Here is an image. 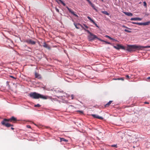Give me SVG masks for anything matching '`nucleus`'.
Returning a JSON list of instances; mask_svg holds the SVG:
<instances>
[{"label": "nucleus", "instance_id": "nucleus-37", "mask_svg": "<svg viewBox=\"0 0 150 150\" xmlns=\"http://www.w3.org/2000/svg\"><path fill=\"white\" fill-rule=\"evenodd\" d=\"M54 91L56 92H61V91H59V90H55Z\"/></svg>", "mask_w": 150, "mask_h": 150}, {"label": "nucleus", "instance_id": "nucleus-8", "mask_svg": "<svg viewBox=\"0 0 150 150\" xmlns=\"http://www.w3.org/2000/svg\"><path fill=\"white\" fill-rule=\"evenodd\" d=\"M8 120L9 122H14L16 121L17 120L16 118L13 116L11 118L9 119H7Z\"/></svg>", "mask_w": 150, "mask_h": 150}, {"label": "nucleus", "instance_id": "nucleus-19", "mask_svg": "<svg viewBox=\"0 0 150 150\" xmlns=\"http://www.w3.org/2000/svg\"><path fill=\"white\" fill-rule=\"evenodd\" d=\"M60 141L61 142L64 141L66 142H67L68 141L66 139L64 138H60Z\"/></svg>", "mask_w": 150, "mask_h": 150}, {"label": "nucleus", "instance_id": "nucleus-11", "mask_svg": "<svg viewBox=\"0 0 150 150\" xmlns=\"http://www.w3.org/2000/svg\"><path fill=\"white\" fill-rule=\"evenodd\" d=\"M74 25H75V27L77 29H79V26L80 25L82 28L83 27V26L81 24L79 23L76 24V23H74Z\"/></svg>", "mask_w": 150, "mask_h": 150}, {"label": "nucleus", "instance_id": "nucleus-39", "mask_svg": "<svg viewBox=\"0 0 150 150\" xmlns=\"http://www.w3.org/2000/svg\"><path fill=\"white\" fill-rule=\"evenodd\" d=\"M27 127L29 128H31V126L29 125H27Z\"/></svg>", "mask_w": 150, "mask_h": 150}, {"label": "nucleus", "instance_id": "nucleus-34", "mask_svg": "<svg viewBox=\"0 0 150 150\" xmlns=\"http://www.w3.org/2000/svg\"><path fill=\"white\" fill-rule=\"evenodd\" d=\"M10 76V77H11L14 79H16V77H14L13 76Z\"/></svg>", "mask_w": 150, "mask_h": 150}, {"label": "nucleus", "instance_id": "nucleus-38", "mask_svg": "<svg viewBox=\"0 0 150 150\" xmlns=\"http://www.w3.org/2000/svg\"><path fill=\"white\" fill-rule=\"evenodd\" d=\"M131 23L133 24H136V25H137V22H131Z\"/></svg>", "mask_w": 150, "mask_h": 150}, {"label": "nucleus", "instance_id": "nucleus-18", "mask_svg": "<svg viewBox=\"0 0 150 150\" xmlns=\"http://www.w3.org/2000/svg\"><path fill=\"white\" fill-rule=\"evenodd\" d=\"M101 12L104 14H105L106 15L109 16V13H108L106 11H101Z\"/></svg>", "mask_w": 150, "mask_h": 150}, {"label": "nucleus", "instance_id": "nucleus-21", "mask_svg": "<svg viewBox=\"0 0 150 150\" xmlns=\"http://www.w3.org/2000/svg\"><path fill=\"white\" fill-rule=\"evenodd\" d=\"M87 18L90 20V21H91V22L92 23L93 22H94V20H93L89 16H88L87 17Z\"/></svg>", "mask_w": 150, "mask_h": 150}, {"label": "nucleus", "instance_id": "nucleus-27", "mask_svg": "<svg viewBox=\"0 0 150 150\" xmlns=\"http://www.w3.org/2000/svg\"><path fill=\"white\" fill-rule=\"evenodd\" d=\"M111 146L112 147H114L115 148L117 147V144H113V145H112Z\"/></svg>", "mask_w": 150, "mask_h": 150}, {"label": "nucleus", "instance_id": "nucleus-13", "mask_svg": "<svg viewBox=\"0 0 150 150\" xmlns=\"http://www.w3.org/2000/svg\"><path fill=\"white\" fill-rule=\"evenodd\" d=\"M43 46L44 47L47 48L49 50L50 49V47L45 42H44L43 45Z\"/></svg>", "mask_w": 150, "mask_h": 150}, {"label": "nucleus", "instance_id": "nucleus-23", "mask_svg": "<svg viewBox=\"0 0 150 150\" xmlns=\"http://www.w3.org/2000/svg\"><path fill=\"white\" fill-rule=\"evenodd\" d=\"M143 4H144V6L145 7H147V4H146V1H144L143 2Z\"/></svg>", "mask_w": 150, "mask_h": 150}, {"label": "nucleus", "instance_id": "nucleus-44", "mask_svg": "<svg viewBox=\"0 0 150 150\" xmlns=\"http://www.w3.org/2000/svg\"><path fill=\"white\" fill-rule=\"evenodd\" d=\"M11 129L12 130H14V128H13L12 127H11Z\"/></svg>", "mask_w": 150, "mask_h": 150}, {"label": "nucleus", "instance_id": "nucleus-46", "mask_svg": "<svg viewBox=\"0 0 150 150\" xmlns=\"http://www.w3.org/2000/svg\"><path fill=\"white\" fill-rule=\"evenodd\" d=\"M114 80H118V79H117H117H114Z\"/></svg>", "mask_w": 150, "mask_h": 150}, {"label": "nucleus", "instance_id": "nucleus-7", "mask_svg": "<svg viewBox=\"0 0 150 150\" xmlns=\"http://www.w3.org/2000/svg\"><path fill=\"white\" fill-rule=\"evenodd\" d=\"M67 8L68 10L69 11V12L70 13H71L72 14H73L75 16V17H78V16L77 15H76V14H75L74 13V12L73 11H72V10H71V9L70 8H69L68 7H67Z\"/></svg>", "mask_w": 150, "mask_h": 150}, {"label": "nucleus", "instance_id": "nucleus-22", "mask_svg": "<svg viewBox=\"0 0 150 150\" xmlns=\"http://www.w3.org/2000/svg\"><path fill=\"white\" fill-rule=\"evenodd\" d=\"M41 106L39 104H38L36 105H34V107H40Z\"/></svg>", "mask_w": 150, "mask_h": 150}, {"label": "nucleus", "instance_id": "nucleus-47", "mask_svg": "<svg viewBox=\"0 0 150 150\" xmlns=\"http://www.w3.org/2000/svg\"><path fill=\"white\" fill-rule=\"evenodd\" d=\"M94 9L95 10H96V11H97V10L96 9V8H94Z\"/></svg>", "mask_w": 150, "mask_h": 150}, {"label": "nucleus", "instance_id": "nucleus-41", "mask_svg": "<svg viewBox=\"0 0 150 150\" xmlns=\"http://www.w3.org/2000/svg\"><path fill=\"white\" fill-rule=\"evenodd\" d=\"M87 1L89 4H91V2L90 1V0H86Z\"/></svg>", "mask_w": 150, "mask_h": 150}, {"label": "nucleus", "instance_id": "nucleus-32", "mask_svg": "<svg viewBox=\"0 0 150 150\" xmlns=\"http://www.w3.org/2000/svg\"><path fill=\"white\" fill-rule=\"evenodd\" d=\"M83 25L86 28H88V27L86 25L83 24Z\"/></svg>", "mask_w": 150, "mask_h": 150}, {"label": "nucleus", "instance_id": "nucleus-30", "mask_svg": "<svg viewBox=\"0 0 150 150\" xmlns=\"http://www.w3.org/2000/svg\"><path fill=\"white\" fill-rule=\"evenodd\" d=\"M122 27H124V28H127V29H128L129 30H131V29L129 28H128L126 26H125V25H122Z\"/></svg>", "mask_w": 150, "mask_h": 150}, {"label": "nucleus", "instance_id": "nucleus-49", "mask_svg": "<svg viewBox=\"0 0 150 150\" xmlns=\"http://www.w3.org/2000/svg\"><path fill=\"white\" fill-rule=\"evenodd\" d=\"M59 1H61V0H58Z\"/></svg>", "mask_w": 150, "mask_h": 150}, {"label": "nucleus", "instance_id": "nucleus-9", "mask_svg": "<svg viewBox=\"0 0 150 150\" xmlns=\"http://www.w3.org/2000/svg\"><path fill=\"white\" fill-rule=\"evenodd\" d=\"M91 115L95 118H97L99 119H103V117H102L96 114H91Z\"/></svg>", "mask_w": 150, "mask_h": 150}, {"label": "nucleus", "instance_id": "nucleus-14", "mask_svg": "<svg viewBox=\"0 0 150 150\" xmlns=\"http://www.w3.org/2000/svg\"><path fill=\"white\" fill-rule=\"evenodd\" d=\"M123 13L126 15L128 16H132L133 15L130 12H124Z\"/></svg>", "mask_w": 150, "mask_h": 150}, {"label": "nucleus", "instance_id": "nucleus-26", "mask_svg": "<svg viewBox=\"0 0 150 150\" xmlns=\"http://www.w3.org/2000/svg\"><path fill=\"white\" fill-rule=\"evenodd\" d=\"M124 31L125 32H127L129 33H130L131 32V31L129 30H127V29H125L124 30Z\"/></svg>", "mask_w": 150, "mask_h": 150}, {"label": "nucleus", "instance_id": "nucleus-6", "mask_svg": "<svg viewBox=\"0 0 150 150\" xmlns=\"http://www.w3.org/2000/svg\"><path fill=\"white\" fill-rule=\"evenodd\" d=\"M25 42L29 44L32 45H34L35 44V42L34 41H33L32 40L30 39H28L25 40Z\"/></svg>", "mask_w": 150, "mask_h": 150}, {"label": "nucleus", "instance_id": "nucleus-40", "mask_svg": "<svg viewBox=\"0 0 150 150\" xmlns=\"http://www.w3.org/2000/svg\"><path fill=\"white\" fill-rule=\"evenodd\" d=\"M78 112H79L81 114H83V111H82L79 110L78 111Z\"/></svg>", "mask_w": 150, "mask_h": 150}, {"label": "nucleus", "instance_id": "nucleus-16", "mask_svg": "<svg viewBox=\"0 0 150 150\" xmlns=\"http://www.w3.org/2000/svg\"><path fill=\"white\" fill-rule=\"evenodd\" d=\"M112 101L110 100L105 105V107H107L109 106L112 102Z\"/></svg>", "mask_w": 150, "mask_h": 150}, {"label": "nucleus", "instance_id": "nucleus-24", "mask_svg": "<svg viewBox=\"0 0 150 150\" xmlns=\"http://www.w3.org/2000/svg\"><path fill=\"white\" fill-rule=\"evenodd\" d=\"M105 37H106V38H108L109 39H110V40H111V39H112V38H111L110 37V36L108 35H106Z\"/></svg>", "mask_w": 150, "mask_h": 150}, {"label": "nucleus", "instance_id": "nucleus-33", "mask_svg": "<svg viewBox=\"0 0 150 150\" xmlns=\"http://www.w3.org/2000/svg\"><path fill=\"white\" fill-rule=\"evenodd\" d=\"M111 40H112L113 41H117V42H118V41L116 40H115L113 38H112V39H111Z\"/></svg>", "mask_w": 150, "mask_h": 150}, {"label": "nucleus", "instance_id": "nucleus-25", "mask_svg": "<svg viewBox=\"0 0 150 150\" xmlns=\"http://www.w3.org/2000/svg\"><path fill=\"white\" fill-rule=\"evenodd\" d=\"M93 23L95 25L97 28H99V27L98 25L97 24L95 23V21H94V22H93Z\"/></svg>", "mask_w": 150, "mask_h": 150}, {"label": "nucleus", "instance_id": "nucleus-10", "mask_svg": "<svg viewBox=\"0 0 150 150\" xmlns=\"http://www.w3.org/2000/svg\"><path fill=\"white\" fill-rule=\"evenodd\" d=\"M142 20V18L139 17H136V18H132L130 19V20L131 21H141Z\"/></svg>", "mask_w": 150, "mask_h": 150}, {"label": "nucleus", "instance_id": "nucleus-5", "mask_svg": "<svg viewBox=\"0 0 150 150\" xmlns=\"http://www.w3.org/2000/svg\"><path fill=\"white\" fill-rule=\"evenodd\" d=\"M113 47L114 48L118 50H119L120 49L124 50H125L124 46L120 44H117L116 46L113 45Z\"/></svg>", "mask_w": 150, "mask_h": 150}, {"label": "nucleus", "instance_id": "nucleus-36", "mask_svg": "<svg viewBox=\"0 0 150 150\" xmlns=\"http://www.w3.org/2000/svg\"><path fill=\"white\" fill-rule=\"evenodd\" d=\"M126 79H129L130 78L129 76L128 75H126Z\"/></svg>", "mask_w": 150, "mask_h": 150}, {"label": "nucleus", "instance_id": "nucleus-28", "mask_svg": "<svg viewBox=\"0 0 150 150\" xmlns=\"http://www.w3.org/2000/svg\"><path fill=\"white\" fill-rule=\"evenodd\" d=\"M142 23L137 22V25H142Z\"/></svg>", "mask_w": 150, "mask_h": 150}, {"label": "nucleus", "instance_id": "nucleus-2", "mask_svg": "<svg viewBox=\"0 0 150 150\" xmlns=\"http://www.w3.org/2000/svg\"><path fill=\"white\" fill-rule=\"evenodd\" d=\"M149 47H150V46H137L135 45H130L127 46V48L126 50L129 52H131L135 51V50L137 48L139 49H142V48H146Z\"/></svg>", "mask_w": 150, "mask_h": 150}, {"label": "nucleus", "instance_id": "nucleus-29", "mask_svg": "<svg viewBox=\"0 0 150 150\" xmlns=\"http://www.w3.org/2000/svg\"><path fill=\"white\" fill-rule=\"evenodd\" d=\"M61 3L62 4V5L64 6H65L66 5V4H65V3H64L62 1V0L61 1H60Z\"/></svg>", "mask_w": 150, "mask_h": 150}, {"label": "nucleus", "instance_id": "nucleus-31", "mask_svg": "<svg viewBox=\"0 0 150 150\" xmlns=\"http://www.w3.org/2000/svg\"><path fill=\"white\" fill-rule=\"evenodd\" d=\"M56 11L58 12H59V10L56 7L55 8Z\"/></svg>", "mask_w": 150, "mask_h": 150}, {"label": "nucleus", "instance_id": "nucleus-35", "mask_svg": "<svg viewBox=\"0 0 150 150\" xmlns=\"http://www.w3.org/2000/svg\"><path fill=\"white\" fill-rule=\"evenodd\" d=\"M117 79L118 80H122L123 81L124 80V79L123 78H117Z\"/></svg>", "mask_w": 150, "mask_h": 150}, {"label": "nucleus", "instance_id": "nucleus-15", "mask_svg": "<svg viewBox=\"0 0 150 150\" xmlns=\"http://www.w3.org/2000/svg\"><path fill=\"white\" fill-rule=\"evenodd\" d=\"M142 25H148L150 24V21H148L146 22L142 23Z\"/></svg>", "mask_w": 150, "mask_h": 150}, {"label": "nucleus", "instance_id": "nucleus-12", "mask_svg": "<svg viewBox=\"0 0 150 150\" xmlns=\"http://www.w3.org/2000/svg\"><path fill=\"white\" fill-rule=\"evenodd\" d=\"M98 40L101 41V42H105L106 44H110L112 46H113V45L112 44V43L110 42H108V41H105V40H102V39H101L100 38V39H98Z\"/></svg>", "mask_w": 150, "mask_h": 150}, {"label": "nucleus", "instance_id": "nucleus-45", "mask_svg": "<svg viewBox=\"0 0 150 150\" xmlns=\"http://www.w3.org/2000/svg\"><path fill=\"white\" fill-rule=\"evenodd\" d=\"M148 79H150V77H149L148 78Z\"/></svg>", "mask_w": 150, "mask_h": 150}, {"label": "nucleus", "instance_id": "nucleus-4", "mask_svg": "<svg viewBox=\"0 0 150 150\" xmlns=\"http://www.w3.org/2000/svg\"><path fill=\"white\" fill-rule=\"evenodd\" d=\"M88 38L90 41L93 40L95 39H97L98 40V39H100L98 38L96 35L92 33L88 36Z\"/></svg>", "mask_w": 150, "mask_h": 150}, {"label": "nucleus", "instance_id": "nucleus-1", "mask_svg": "<svg viewBox=\"0 0 150 150\" xmlns=\"http://www.w3.org/2000/svg\"><path fill=\"white\" fill-rule=\"evenodd\" d=\"M29 96L31 98L34 99H38L41 98L44 99H46L48 98V97L44 96L36 92H31L29 94Z\"/></svg>", "mask_w": 150, "mask_h": 150}, {"label": "nucleus", "instance_id": "nucleus-43", "mask_svg": "<svg viewBox=\"0 0 150 150\" xmlns=\"http://www.w3.org/2000/svg\"><path fill=\"white\" fill-rule=\"evenodd\" d=\"M144 103H145V104H149V103H148V102H144Z\"/></svg>", "mask_w": 150, "mask_h": 150}, {"label": "nucleus", "instance_id": "nucleus-17", "mask_svg": "<svg viewBox=\"0 0 150 150\" xmlns=\"http://www.w3.org/2000/svg\"><path fill=\"white\" fill-rule=\"evenodd\" d=\"M35 77L36 78H38V79H40L41 78L40 75L36 73L35 74Z\"/></svg>", "mask_w": 150, "mask_h": 150}, {"label": "nucleus", "instance_id": "nucleus-48", "mask_svg": "<svg viewBox=\"0 0 150 150\" xmlns=\"http://www.w3.org/2000/svg\"><path fill=\"white\" fill-rule=\"evenodd\" d=\"M72 21L73 22H74V20L73 19H72Z\"/></svg>", "mask_w": 150, "mask_h": 150}, {"label": "nucleus", "instance_id": "nucleus-3", "mask_svg": "<svg viewBox=\"0 0 150 150\" xmlns=\"http://www.w3.org/2000/svg\"><path fill=\"white\" fill-rule=\"evenodd\" d=\"M9 122L7 119H4L1 122V123L4 126H5L7 127H9L11 126H13V125L6 122Z\"/></svg>", "mask_w": 150, "mask_h": 150}, {"label": "nucleus", "instance_id": "nucleus-20", "mask_svg": "<svg viewBox=\"0 0 150 150\" xmlns=\"http://www.w3.org/2000/svg\"><path fill=\"white\" fill-rule=\"evenodd\" d=\"M85 30L86 31L87 33L88 34H89V35H90L92 33H91L90 32V31L88 30H86V29L83 27L82 28Z\"/></svg>", "mask_w": 150, "mask_h": 150}, {"label": "nucleus", "instance_id": "nucleus-42", "mask_svg": "<svg viewBox=\"0 0 150 150\" xmlns=\"http://www.w3.org/2000/svg\"><path fill=\"white\" fill-rule=\"evenodd\" d=\"M71 96L72 97L71 99H74V96L73 95H71Z\"/></svg>", "mask_w": 150, "mask_h": 150}, {"label": "nucleus", "instance_id": "nucleus-50", "mask_svg": "<svg viewBox=\"0 0 150 150\" xmlns=\"http://www.w3.org/2000/svg\"><path fill=\"white\" fill-rule=\"evenodd\" d=\"M102 1H103V0H101Z\"/></svg>", "mask_w": 150, "mask_h": 150}]
</instances>
